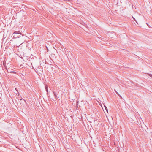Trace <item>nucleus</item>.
Returning a JSON list of instances; mask_svg holds the SVG:
<instances>
[{
  "instance_id": "nucleus-8",
  "label": "nucleus",
  "mask_w": 152,
  "mask_h": 152,
  "mask_svg": "<svg viewBox=\"0 0 152 152\" xmlns=\"http://www.w3.org/2000/svg\"><path fill=\"white\" fill-rule=\"evenodd\" d=\"M64 1H70L71 0H64Z\"/></svg>"
},
{
  "instance_id": "nucleus-2",
  "label": "nucleus",
  "mask_w": 152,
  "mask_h": 152,
  "mask_svg": "<svg viewBox=\"0 0 152 152\" xmlns=\"http://www.w3.org/2000/svg\"><path fill=\"white\" fill-rule=\"evenodd\" d=\"M53 94H54L55 96V98L56 99H58L59 98V97L57 96L56 93V92H55V91H54Z\"/></svg>"
},
{
  "instance_id": "nucleus-10",
  "label": "nucleus",
  "mask_w": 152,
  "mask_h": 152,
  "mask_svg": "<svg viewBox=\"0 0 152 152\" xmlns=\"http://www.w3.org/2000/svg\"><path fill=\"white\" fill-rule=\"evenodd\" d=\"M4 66H5V65L4 64Z\"/></svg>"
},
{
  "instance_id": "nucleus-5",
  "label": "nucleus",
  "mask_w": 152,
  "mask_h": 152,
  "mask_svg": "<svg viewBox=\"0 0 152 152\" xmlns=\"http://www.w3.org/2000/svg\"><path fill=\"white\" fill-rule=\"evenodd\" d=\"M104 107H105V109L107 111V112L108 113V110H107V107H106L105 106H104Z\"/></svg>"
},
{
  "instance_id": "nucleus-7",
  "label": "nucleus",
  "mask_w": 152,
  "mask_h": 152,
  "mask_svg": "<svg viewBox=\"0 0 152 152\" xmlns=\"http://www.w3.org/2000/svg\"><path fill=\"white\" fill-rule=\"evenodd\" d=\"M10 72L11 73H15L16 72H15L14 71H11Z\"/></svg>"
},
{
  "instance_id": "nucleus-1",
  "label": "nucleus",
  "mask_w": 152,
  "mask_h": 152,
  "mask_svg": "<svg viewBox=\"0 0 152 152\" xmlns=\"http://www.w3.org/2000/svg\"><path fill=\"white\" fill-rule=\"evenodd\" d=\"M13 34H15V35H14L13 37L14 38H19L20 37L19 36H17V34H20V35L21 34L20 32V31H15L13 33Z\"/></svg>"
},
{
  "instance_id": "nucleus-3",
  "label": "nucleus",
  "mask_w": 152,
  "mask_h": 152,
  "mask_svg": "<svg viewBox=\"0 0 152 152\" xmlns=\"http://www.w3.org/2000/svg\"><path fill=\"white\" fill-rule=\"evenodd\" d=\"M115 92H116V93L119 96H120L121 97V96L119 94V93L116 91H115Z\"/></svg>"
},
{
  "instance_id": "nucleus-6",
  "label": "nucleus",
  "mask_w": 152,
  "mask_h": 152,
  "mask_svg": "<svg viewBox=\"0 0 152 152\" xmlns=\"http://www.w3.org/2000/svg\"><path fill=\"white\" fill-rule=\"evenodd\" d=\"M148 74L149 76H150L152 78V74Z\"/></svg>"
},
{
  "instance_id": "nucleus-9",
  "label": "nucleus",
  "mask_w": 152,
  "mask_h": 152,
  "mask_svg": "<svg viewBox=\"0 0 152 152\" xmlns=\"http://www.w3.org/2000/svg\"><path fill=\"white\" fill-rule=\"evenodd\" d=\"M134 18V20H135V21L137 22V21H136V20H135V18Z\"/></svg>"
},
{
  "instance_id": "nucleus-4",
  "label": "nucleus",
  "mask_w": 152,
  "mask_h": 152,
  "mask_svg": "<svg viewBox=\"0 0 152 152\" xmlns=\"http://www.w3.org/2000/svg\"><path fill=\"white\" fill-rule=\"evenodd\" d=\"M45 88L46 90V91L47 92H48V88L47 86H45Z\"/></svg>"
}]
</instances>
